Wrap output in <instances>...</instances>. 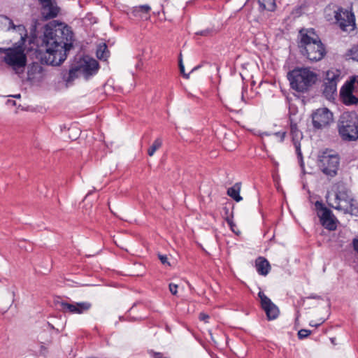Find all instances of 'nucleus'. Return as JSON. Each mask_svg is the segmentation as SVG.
<instances>
[{
  "instance_id": "obj_9",
  "label": "nucleus",
  "mask_w": 358,
  "mask_h": 358,
  "mask_svg": "<svg viewBox=\"0 0 358 358\" xmlns=\"http://www.w3.org/2000/svg\"><path fill=\"white\" fill-rule=\"evenodd\" d=\"M335 17L341 29L345 31H352L355 27V15L352 13L343 9H338Z\"/></svg>"
},
{
  "instance_id": "obj_6",
  "label": "nucleus",
  "mask_w": 358,
  "mask_h": 358,
  "mask_svg": "<svg viewBox=\"0 0 358 358\" xmlns=\"http://www.w3.org/2000/svg\"><path fill=\"white\" fill-rule=\"evenodd\" d=\"M338 133L345 141H355L358 138V118L354 112H345L340 116L338 122Z\"/></svg>"
},
{
  "instance_id": "obj_11",
  "label": "nucleus",
  "mask_w": 358,
  "mask_h": 358,
  "mask_svg": "<svg viewBox=\"0 0 358 358\" xmlns=\"http://www.w3.org/2000/svg\"><path fill=\"white\" fill-rule=\"evenodd\" d=\"M78 71L85 77L94 74L99 68L98 62L96 59L89 57H85L80 60L78 65Z\"/></svg>"
},
{
  "instance_id": "obj_20",
  "label": "nucleus",
  "mask_w": 358,
  "mask_h": 358,
  "mask_svg": "<svg viewBox=\"0 0 358 358\" xmlns=\"http://www.w3.org/2000/svg\"><path fill=\"white\" fill-rule=\"evenodd\" d=\"M151 8L148 5H142L139 6H136L133 10V13L135 16L139 17L141 18L147 19L148 17V13Z\"/></svg>"
},
{
  "instance_id": "obj_5",
  "label": "nucleus",
  "mask_w": 358,
  "mask_h": 358,
  "mask_svg": "<svg viewBox=\"0 0 358 358\" xmlns=\"http://www.w3.org/2000/svg\"><path fill=\"white\" fill-rule=\"evenodd\" d=\"M291 87L299 92H306L317 79V74L309 68H296L287 75Z\"/></svg>"
},
{
  "instance_id": "obj_17",
  "label": "nucleus",
  "mask_w": 358,
  "mask_h": 358,
  "mask_svg": "<svg viewBox=\"0 0 358 358\" xmlns=\"http://www.w3.org/2000/svg\"><path fill=\"white\" fill-rule=\"evenodd\" d=\"M257 272L262 275H266L270 271V264L268 262L264 257H259L255 262Z\"/></svg>"
},
{
  "instance_id": "obj_23",
  "label": "nucleus",
  "mask_w": 358,
  "mask_h": 358,
  "mask_svg": "<svg viewBox=\"0 0 358 358\" xmlns=\"http://www.w3.org/2000/svg\"><path fill=\"white\" fill-rule=\"evenodd\" d=\"M96 56L100 59L106 60L108 57V51L105 43L100 45L96 50Z\"/></svg>"
},
{
  "instance_id": "obj_10",
  "label": "nucleus",
  "mask_w": 358,
  "mask_h": 358,
  "mask_svg": "<svg viewBox=\"0 0 358 358\" xmlns=\"http://www.w3.org/2000/svg\"><path fill=\"white\" fill-rule=\"evenodd\" d=\"M58 304L63 313L71 314H83L92 308V303L88 301L73 303L61 301Z\"/></svg>"
},
{
  "instance_id": "obj_3",
  "label": "nucleus",
  "mask_w": 358,
  "mask_h": 358,
  "mask_svg": "<svg viewBox=\"0 0 358 358\" xmlns=\"http://www.w3.org/2000/svg\"><path fill=\"white\" fill-rule=\"evenodd\" d=\"M299 38L300 52L310 62H318L324 57L326 54L324 45L313 29L300 30Z\"/></svg>"
},
{
  "instance_id": "obj_24",
  "label": "nucleus",
  "mask_w": 358,
  "mask_h": 358,
  "mask_svg": "<svg viewBox=\"0 0 358 358\" xmlns=\"http://www.w3.org/2000/svg\"><path fill=\"white\" fill-rule=\"evenodd\" d=\"M162 145V141L160 138H157L152 145L148 150V154L149 156H152L155 151L161 148Z\"/></svg>"
},
{
  "instance_id": "obj_19",
  "label": "nucleus",
  "mask_w": 358,
  "mask_h": 358,
  "mask_svg": "<svg viewBox=\"0 0 358 358\" xmlns=\"http://www.w3.org/2000/svg\"><path fill=\"white\" fill-rule=\"evenodd\" d=\"M241 183H236L227 190V194L236 201H241L243 198L240 196Z\"/></svg>"
},
{
  "instance_id": "obj_35",
  "label": "nucleus",
  "mask_w": 358,
  "mask_h": 358,
  "mask_svg": "<svg viewBox=\"0 0 358 358\" xmlns=\"http://www.w3.org/2000/svg\"><path fill=\"white\" fill-rule=\"evenodd\" d=\"M208 33H209L208 30H203V31H201L199 34L201 35L207 36Z\"/></svg>"
},
{
  "instance_id": "obj_27",
  "label": "nucleus",
  "mask_w": 358,
  "mask_h": 358,
  "mask_svg": "<svg viewBox=\"0 0 358 358\" xmlns=\"http://www.w3.org/2000/svg\"><path fill=\"white\" fill-rule=\"evenodd\" d=\"M169 287L171 293L176 295L178 292V285L174 283H170Z\"/></svg>"
},
{
  "instance_id": "obj_28",
  "label": "nucleus",
  "mask_w": 358,
  "mask_h": 358,
  "mask_svg": "<svg viewBox=\"0 0 358 358\" xmlns=\"http://www.w3.org/2000/svg\"><path fill=\"white\" fill-rule=\"evenodd\" d=\"M285 134H286L285 131H279V132L274 133V135L276 137L279 138L280 141H282L285 138Z\"/></svg>"
},
{
  "instance_id": "obj_31",
  "label": "nucleus",
  "mask_w": 358,
  "mask_h": 358,
  "mask_svg": "<svg viewBox=\"0 0 358 358\" xmlns=\"http://www.w3.org/2000/svg\"><path fill=\"white\" fill-rule=\"evenodd\" d=\"M159 258L163 264H169L167 257L165 255H159Z\"/></svg>"
},
{
  "instance_id": "obj_2",
  "label": "nucleus",
  "mask_w": 358,
  "mask_h": 358,
  "mask_svg": "<svg viewBox=\"0 0 358 358\" xmlns=\"http://www.w3.org/2000/svg\"><path fill=\"white\" fill-rule=\"evenodd\" d=\"M0 24L7 30H13L18 33L20 43L12 48L1 50L4 55L3 62L17 74L24 73L27 65V55L24 52V43L27 36L25 27L22 24L15 25L13 22L5 15H0Z\"/></svg>"
},
{
  "instance_id": "obj_33",
  "label": "nucleus",
  "mask_w": 358,
  "mask_h": 358,
  "mask_svg": "<svg viewBox=\"0 0 358 358\" xmlns=\"http://www.w3.org/2000/svg\"><path fill=\"white\" fill-rule=\"evenodd\" d=\"M271 6L270 8H268V9L269 10H274L275 8V3L274 0H272L271 1Z\"/></svg>"
},
{
  "instance_id": "obj_34",
  "label": "nucleus",
  "mask_w": 358,
  "mask_h": 358,
  "mask_svg": "<svg viewBox=\"0 0 358 358\" xmlns=\"http://www.w3.org/2000/svg\"><path fill=\"white\" fill-rule=\"evenodd\" d=\"M241 99L243 101L246 102V96H245L244 90L242 92Z\"/></svg>"
},
{
  "instance_id": "obj_7",
  "label": "nucleus",
  "mask_w": 358,
  "mask_h": 358,
  "mask_svg": "<svg viewBox=\"0 0 358 358\" xmlns=\"http://www.w3.org/2000/svg\"><path fill=\"white\" fill-rule=\"evenodd\" d=\"M338 165L339 157L332 151H323L318 156V166L327 176L331 177L336 176Z\"/></svg>"
},
{
  "instance_id": "obj_8",
  "label": "nucleus",
  "mask_w": 358,
  "mask_h": 358,
  "mask_svg": "<svg viewBox=\"0 0 358 358\" xmlns=\"http://www.w3.org/2000/svg\"><path fill=\"white\" fill-rule=\"evenodd\" d=\"M333 121V113L327 108H320L312 113L313 125L317 129L328 127Z\"/></svg>"
},
{
  "instance_id": "obj_25",
  "label": "nucleus",
  "mask_w": 358,
  "mask_h": 358,
  "mask_svg": "<svg viewBox=\"0 0 358 358\" xmlns=\"http://www.w3.org/2000/svg\"><path fill=\"white\" fill-rule=\"evenodd\" d=\"M311 331L308 329H301L298 331V337L300 339L305 338L310 334Z\"/></svg>"
},
{
  "instance_id": "obj_1",
  "label": "nucleus",
  "mask_w": 358,
  "mask_h": 358,
  "mask_svg": "<svg viewBox=\"0 0 358 358\" xmlns=\"http://www.w3.org/2000/svg\"><path fill=\"white\" fill-rule=\"evenodd\" d=\"M45 52L43 59L48 64L60 65L66 58V52L72 48L73 33L71 28L59 23L55 28L45 27L44 33Z\"/></svg>"
},
{
  "instance_id": "obj_15",
  "label": "nucleus",
  "mask_w": 358,
  "mask_h": 358,
  "mask_svg": "<svg viewBox=\"0 0 358 358\" xmlns=\"http://www.w3.org/2000/svg\"><path fill=\"white\" fill-rule=\"evenodd\" d=\"M320 222L326 229L334 231L336 229V219L331 211L327 208L322 209L320 215Z\"/></svg>"
},
{
  "instance_id": "obj_18",
  "label": "nucleus",
  "mask_w": 358,
  "mask_h": 358,
  "mask_svg": "<svg viewBox=\"0 0 358 358\" xmlns=\"http://www.w3.org/2000/svg\"><path fill=\"white\" fill-rule=\"evenodd\" d=\"M323 94L324 96L327 98V99H334L335 96L337 94V85L333 83L324 82Z\"/></svg>"
},
{
  "instance_id": "obj_32",
  "label": "nucleus",
  "mask_w": 358,
  "mask_h": 358,
  "mask_svg": "<svg viewBox=\"0 0 358 358\" xmlns=\"http://www.w3.org/2000/svg\"><path fill=\"white\" fill-rule=\"evenodd\" d=\"M227 221L229 225L230 226L231 229L234 231V227H235V224L233 223L232 220L229 218H227Z\"/></svg>"
},
{
  "instance_id": "obj_38",
  "label": "nucleus",
  "mask_w": 358,
  "mask_h": 358,
  "mask_svg": "<svg viewBox=\"0 0 358 358\" xmlns=\"http://www.w3.org/2000/svg\"><path fill=\"white\" fill-rule=\"evenodd\" d=\"M357 78H358V76H357Z\"/></svg>"
},
{
  "instance_id": "obj_4",
  "label": "nucleus",
  "mask_w": 358,
  "mask_h": 358,
  "mask_svg": "<svg viewBox=\"0 0 358 358\" xmlns=\"http://www.w3.org/2000/svg\"><path fill=\"white\" fill-rule=\"evenodd\" d=\"M327 201L331 207L358 216V203L352 192L345 187H341L335 194L328 193Z\"/></svg>"
},
{
  "instance_id": "obj_14",
  "label": "nucleus",
  "mask_w": 358,
  "mask_h": 358,
  "mask_svg": "<svg viewBox=\"0 0 358 358\" xmlns=\"http://www.w3.org/2000/svg\"><path fill=\"white\" fill-rule=\"evenodd\" d=\"M354 82L355 80L347 83L341 89L340 94L343 102L345 105H352L358 102V99L352 94Z\"/></svg>"
},
{
  "instance_id": "obj_12",
  "label": "nucleus",
  "mask_w": 358,
  "mask_h": 358,
  "mask_svg": "<svg viewBox=\"0 0 358 358\" xmlns=\"http://www.w3.org/2000/svg\"><path fill=\"white\" fill-rule=\"evenodd\" d=\"M261 301L262 309L265 311L266 316L269 320H275L279 315L278 307L268 298L263 292L258 294Z\"/></svg>"
},
{
  "instance_id": "obj_29",
  "label": "nucleus",
  "mask_w": 358,
  "mask_h": 358,
  "mask_svg": "<svg viewBox=\"0 0 358 358\" xmlns=\"http://www.w3.org/2000/svg\"><path fill=\"white\" fill-rule=\"evenodd\" d=\"M199 317L200 320L204 321L205 322H208V319L209 318V315L204 313H201L199 314Z\"/></svg>"
},
{
  "instance_id": "obj_26",
  "label": "nucleus",
  "mask_w": 358,
  "mask_h": 358,
  "mask_svg": "<svg viewBox=\"0 0 358 358\" xmlns=\"http://www.w3.org/2000/svg\"><path fill=\"white\" fill-rule=\"evenodd\" d=\"M350 52L352 59L358 62V46L352 48Z\"/></svg>"
},
{
  "instance_id": "obj_22",
  "label": "nucleus",
  "mask_w": 358,
  "mask_h": 358,
  "mask_svg": "<svg viewBox=\"0 0 358 358\" xmlns=\"http://www.w3.org/2000/svg\"><path fill=\"white\" fill-rule=\"evenodd\" d=\"M83 75L80 73V71H78V67L76 66L72 67L69 72L68 76L65 78V81L66 83V85L69 86L72 84L73 81L75 78H78L79 76Z\"/></svg>"
},
{
  "instance_id": "obj_30",
  "label": "nucleus",
  "mask_w": 358,
  "mask_h": 358,
  "mask_svg": "<svg viewBox=\"0 0 358 358\" xmlns=\"http://www.w3.org/2000/svg\"><path fill=\"white\" fill-rule=\"evenodd\" d=\"M179 66H180V72L185 77V78H187L188 76L185 73V68H184V66L182 64V60L180 59V62H179Z\"/></svg>"
},
{
  "instance_id": "obj_16",
  "label": "nucleus",
  "mask_w": 358,
  "mask_h": 358,
  "mask_svg": "<svg viewBox=\"0 0 358 358\" xmlns=\"http://www.w3.org/2000/svg\"><path fill=\"white\" fill-rule=\"evenodd\" d=\"M290 132L296 153L299 157H301L300 141L303 138V134L299 130L296 122H294L292 117H290Z\"/></svg>"
},
{
  "instance_id": "obj_21",
  "label": "nucleus",
  "mask_w": 358,
  "mask_h": 358,
  "mask_svg": "<svg viewBox=\"0 0 358 358\" xmlns=\"http://www.w3.org/2000/svg\"><path fill=\"white\" fill-rule=\"evenodd\" d=\"M341 73L340 71L337 69H331L327 71L326 78L324 82L327 83H333L336 85H337L338 82L340 80L341 78Z\"/></svg>"
},
{
  "instance_id": "obj_37",
  "label": "nucleus",
  "mask_w": 358,
  "mask_h": 358,
  "mask_svg": "<svg viewBox=\"0 0 358 358\" xmlns=\"http://www.w3.org/2000/svg\"><path fill=\"white\" fill-rule=\"evenodd\" d=\"M20 96V94H17V95L15 96V97H17V98H19Z\"/></svg>"
},
{
  "instance_id": "obj_13",
  "label": "nucleus",
  "mask_w": 358,
  "mask_h": 358,
  "mask_svg": "<svg viewBox=\"0 0 358 358\" xmlns=\"http://www.w3.org/2000/svg\"><path fill=\"white\" fill-rule=\"evenodd\" d=\"M41 6V15L45 20L56 17L59 12V8L52 0H38Z\"/></svg>"
},
{
  "instance_id": "obj_36",
  "label": "nucleus",
  "mask_w": 358,
  "mask_h": 358,
  "mask_svg": "<svg viewBox=\"0 0 358 358\" xmlns=\"http://www.w3.org/2000/svg\"><path fill=\"white\" fill-rule=\"evenodd\" d=\"M322 322H323V321H322L320 324H315V323H313V322H311L310 323V326H313V327H317L318 325H320V324H322Z\"/></svg>"
}]
</instances>
